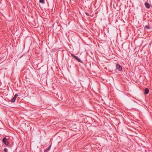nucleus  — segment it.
<instances>
[{
  "label": "nucleus",
  "instance_id": "nucleus-1",
  "mask_svg": "<svg viewBox=\"0 0 152 152\" xmlns=\"http://www.w3.org/2000/svg\"><path fill=\"white\" fill-rule=\"evenodd\" d=\"M116 68L119 71H121L122 70V67L119 64H117L116 65Z\"/></svg>",
  "mask_w": 152,
  "mask_h": 152
},
{
  "label": "nucleus",
  "instance_id": "nucleus-2",
  "mask_svg": "<svg viewBox=\"0 0 152 152\" xmlns=\"http://www.w3.org/2000/svg\"><path fill=\"white\" fill-rule=\"evenodd\" d=\"M7 139L6 137H4L2 140L3 142L7 146L9 145V143L8 142H7Z\"/></svg>",
  "mask_w": 152,
  "mask_h": 152
},
{
  "label": "nucleus",
  "instance_id": "nucleus-3",
  "mask_svg": "<svg viewBox=\"0 0 152 152\" xmlns=\"http://www.w3.org/2000/svg\"><path fill=\"white\" fill-rule=\"evenodd\" d=\"M18 96V95L17 94H16L15 95L13 98L11 100L12 102H15Z\"/></svg>",
  "mask_w": 152,
  "mask_h": 152
},
{
  "label": "nucleus",
  "instance_id": "nucleus-4",
  "mask_svg": "<svg viewBox=\"0 0 152 152\" xmlns=\"http://www.w3.org/2000/svg\"><path fill=\"white\" fill-rule=\"evenodd\" d=\"M149 92V89L148 88H145L144 90V94H148Z\"/></svg>",
  "mask_w": 152,
  "mask_h": 152
},
{
  "label": "nucleus",
  "instance_id": "nucleus-5",
  "mask_svg": "<svg viewBox=\"0 0 152 152\" xmlns=\"http://www.w3.org/2000/svg\"><path fill=\"white\" fill-rule=\"evenodd\" d=\"M145 7L147 8H150V5L149 3H147V2H145Z\"/></svg>",
  "mask_w": 152,
  "mask_h": 152
},
{
  "label": "nucleus",
  "instance_id": "nucleus-6",
  "mask_svg": "<svg viewBox=\"0 0 152 152\" xmlns=\"http://www.w3.org/2000/svg\"><path fill=\"white\" fill-rule=\"evenodd\" d=\"M75 59L79 62H80L82 63H83V62L81 61V60L77 57H76Z\"/></svg>",
  "mask_w": 152,
  "mask_h": 152
},
{
  "label": "nucleus",
  "instance_id": "nucleus-7",
  "mask_svg": "<svg viewBox=\"0 0 152 152\" xmlns=\"http://www.w3.org/2000/svg\"><path fill=\"white\" fill-rule=\"evenodd\" d=\"M145 28L147 29H149L151 28L148 25L145 26Z\"/></svg>",
  "mask_w": 152,
  "mask_h": 152
},
{
  "label": "nucleus",
  "instance_id": "nucleus-8",
  "mask_svg": "<svg viewBox=\"0 0 152 152\" xmlns=\"http://www.w3.org/2000/svg\"><path fill=\"white\" fill-rule=\"evenodd\" d=\"M39 2L40 3H42V4H44L45 3L44 0H39Z\"/></svg>",
  "mask_w": 152,
  "mask_h": 152
},
{
  "label": "nucleus",
  "instance_id": "nucleus-9",
  "mask_svg": "<svg viewBox=\"0 0 152 152\" xmlns=\"http://www.w3.org/2000/svg\"><path fill=\"white\" fill-rule=\"evenodd\" d=\"M71 55L73 57L75 58L76 59L77 56H75L74 54L72 53L71 54Z\"/></svg>",
  "mask_w": 152,
  "mask_h": 152
},
{
  "label": "nucleus",
  "instance_id": "nucleus-10",
  "mask_svg": "<svg viewBox=\"0 0 152 152\" xmlns=\"http://www.w3.org/2000/svg\"><path fill=\"white\" fill-rule=\"evenodd\" d=\"M25 125L26 127V126L28 128L29 126H30V125L29 124H25Z\"/></svg>",
  "mask_w": 152,
  "mask_h": 152
},
{
  "label": "nucleus",
  "instance_id": "nucleus-11",
  "mask_svg": "<svg viewBox=\"0 0 152 152\" xmlns=\"http://www.w3.org/2000/svg\"><path fill=\"white\" fill-rule=\"evenodd\" d=\"M4 151L5 152H7L8 151V150L7 148H4Z\"/></svg>",
  "mask_w": 152,
  "mask_h": 152
},
{
  "label": "nucleus",
  "instance_id": "nucleus-12",
  "mask_svg": "<svg viewBox=\"0 0 152 152\" xmlns=\"http://www.w3.org/2000/svg\"><path fill=\"white\" fill-rule=\"evenodd\" d=\"M50 147H51V145H50L48 147V148H47V150H48V151H49L50 148Z\"/></svg>",
  "mask_w": 152,
  "mask_h": 152
},
{
  "label": "nucleus",
  "instance_id": "nucleus-13",
  "mask_svg": "<svg viewBox=\"0 0 152 152\" xmlns=\"http://www.w3.org/2000/svg\"><path fill=\"white\" fill-rule=\"evenodd\" d=\"M48 150H47V149H45L44 151V152H48Z\"/></svg>",
  "mask_w": 152,
  "mask_h": 152
},
{
  "label": "nucleus",
  "instance_id": "nucleus-14",
  "mask_svg": "<svg viewBox=\"0 0 152 152\" xmlns=\"http://www.w3.org/2000/svg\"><path fill=\"white\" fill-rule=\"evenodd\" d=\"M85 14H86V15H87V16H89V15L88 14V13L87 12H85Z\"/></svg>",
  "mask_w": 152,
  "mask_h": 152
}]
</instances>
